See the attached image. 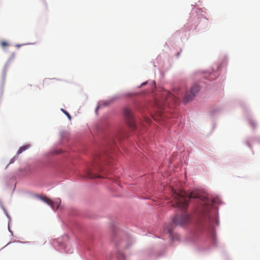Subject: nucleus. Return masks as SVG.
Wrapping results in <instances>:
<instances>
[{"instance_id": "1", "label": "nucleus", "mask_w": 260, "mask_h": 260, "mask_svg": "<svg viewBox=\"0 0 260 260\" xmlns=\"http://www.w3.org/2000/svg\"><path fill=\"white\" fill-rule=\"evenodd\" d=\"M111 156L109 154H101L94 158L92 163L87 165L85 173V177L94 179L96 178H104L99 173L104 172V166L110 164Z\"/></svg>"}, {"instance_id": "2", "label": "nucleus", "mask_w": 260, "mask_h": 260, "mask_svg": "<svg viewBox=\"0 0 260 260\" xmlns=\"http://www.w3.org/2000/svg\"><path fill=\"white\" fill-rule=\"evenodd\" d=\"M172 206L184 210L188 205L189 199L196 198L198 196H194L192 193L189 196L183 190H177L174 188H171Z\"/></svg>"}, {"instance_id": "3", "label": "nucleus", "mask_w": 260, "mask_h": 260, "mask_svg": "<svg viewBox=\"0 0 260 260\" xmlns=\"http://www.w3.org/2000/svg\"><path fill=\"white\" fill-rule=\"evenodd\" d=\"M190 217L188 214H183L181 215H177L173 219V223L168 225L165 230L171 234L174 225L183 226L190 222Z\"/></svg>"}, {"instance_id": "4", "label": "nucleus", "mask_w": 260, "mask_h": 260, "mask_svg": "<svg viewBox=\"0 0 260 260\" xmlns=\"http://www.w3.org/2000/svg\"><path fill=\"white\" fill-rule=\"evenodd\" d=\"M181 95L182 94L177 93H175V94H174L166 91L163 93V96H165V101H164L163 103L156 101V105L159 108H161V107L166 106L167 104H169L172 102L177 104L178 102V99Z\"/></svg>"}, {"instance_id": "5", "label": "nucleus", "mask_w": 260, "mask_h": 260, "mask_svg": "<svg viewBox=\"0 0 260 260\" xmlns=\"http://www.w3.org/2000/svg\"><path fill=\"white\" fill-rule=\"evenodd\" d=\"M129 243L127 242L124 240H122L116 245L117 249L115 252V255L117 260L124 259V255L120 251V250L127 248L129 246Z\"/></svg>"}, {"instance_id": "6", "label": "nucleus", "mask_w": 260, "mask_h": 260, "mask_svg": "<svg viewBox=\"0 0 260 260\" xmlns=\"http://www.w3.org/2000/svg\"><path fill=\"white\" fill-rule=\"evenodd\" d=\"M200 90V87L197 85H193L189 91L186 93L183 99V102L185 104L192 100Z\"/></svg>"}, {"instance_id": "7", "label": "nucleus", "mask_w": 260, "mask_h": 260, "mask_svg": "<svg viewBox=\"0 0 260 260\" xmlns=\"http://www.w3.org/2000/svg\"><path fill=\"white\" fill-rule=\"evenodd\" d=\"M38 198L50 206L54 210L58 209L61 203V200L59 198H56L54 201H52L46 197L38 196Z\"/></svg>"}, {"instance_id": "8", "label": "nucleus", "mask_w": 260, "mask_h": 260, "mask_svg": "<svg viewBox=\"0 0 260 260\" xmlns=\"http://www.w3.org/2000/svg\"><path fill=\"white\" fill-rule=\"evenodd\" d=\"M214 202V200H209V199H207L203 204V207H202V214L204 217H208L209 212L212 208Z\"/></svg>"}, {"instance_id": "9", "label": "nucleus", "mask_w": 260, "mask_h": 260, "mask_svg": "<svg viewBox=\"0 0 260 260\" xmlns=\"http://www.w3.org/2000/svg\"><path fill=\"white\" fill-rule=\"evenodd\" d=\"M124 115L125 118L127 120V123L129 127L133 129H135V123L133 120V116L131 111L127 109H125L124 111Z\"/></svg>"}, {"instance_id": "10", "label": "nucleus", "mask_w": 260, "mask_h": 260, "mask_svg": "<svg viewBox=\"0 0 260 260\" xmlns=\"http://www.w3.org/2000/svg\"><path fill=\"white\" fill-rule=\"evenodd\" d=\"M30 147V144H27V145H25L24 146H23L20 147V148L19 149V150L18 151V154L21 153L24 151L28 149Z\"/></svg>"}, {"instance_id": "11", "label": "nucleus", "mask_w": 260, "mask_h": 260, "mask_svg": "<svg viewBox=\"0 0 260 260\" xmlns=\"http://www.w3.org/2000/svg\"><path fill=\"white\" fill-rule=\"evenodd\" d=\"M61 111L67 116V117L70 120L71 119V117L70 115L67 111L64 110L63 109H61Z\"/></svg>"}, {"instance_id": "12", "label": "nucleus", "mask_w": 260, "mask_h": 260, "mask_svg": "<svg viewBox=\"0 0 260 260\" xmlns=\"http://www.w3.org/2000/svg\"><path fill=\"white\" fill-rule=\"evenodd\" d=\"M1 46L3 47V48H5L6 47H7L9 46V44L5 42V41H3L1 43Z\"/></svg>"}, {"instance_id": "13", "label": "nucleus", "mask_w": 260, "mask_h": 260, "mask_svg": "<svg viewBox=\"0 0 260 260\" xmlns=\"http://www.w3.org/2000/svg\"><path fill=\"white\" fill-rule=\"evenodd\" d=\"M250 125H251V126H252L253 127H254L255 126V123L254 122L251 121L250 122Z\"/></svg>"}, {"instance_id": "14", "label": "nucleus", "mask_w": 260, "mask_h": 260, "mask_svg": "<svg viewBox=\"0 0 260 260\" xmlns=\"http://www.w3.org/2000/svg\"><path fill=\"white\" fill-rule=\"evenodd\" d=\"M147 82H144L143 83L141 84V86H143V85H145V84H146Z\"/></svg>"}]
</instances>
